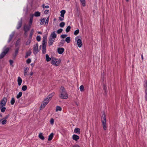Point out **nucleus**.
Wrapping results in <instances>:
<instances>
[{"mask_svg": "<svg viewBox=\"0 0 147 147\" xmlns=\"http://www.w3.org/2000/svg\"><path fill=\"white\" fill-rule=\"evenodd\" d=\"M49 18L48 17L47 18V19H46V20L45 24L46 25H47L48 24V23L49 22Z\"/></svg>", "mask_w": 147, "mask_h": 147, "instance_id": "nucleus-48", "label": "nucleus"}, {"mask_svg": "<svg viewBox=\"0 0 147 147\" xmlns=\"http://www.w3.org/2000/svg\"><path fill=\"white\" fill-rule=\"evenodd\" d=\"M38 34H41L42 33L41 32H38Z\"/></svg>", "mask_w": 147, "mask_h": 147, "instance_id": "nucleus-57", "label": "nucleus"}, {"mask_svg": "<svg viewBox=\"0 0 147 147\" xmlns=\"http://www.w3.org/2000/svg\"><path fill=\"white\" fill-rule=\"evenodd\" d=\"M101 121L103 126L104 130H105L107 129L106 120V116L104 113L102 114L101 117Z\"/></svg>", "mask_w": 147, "mask_h": 147, "instance_id": "nucleus-4", "label": "nucleus"}, {"mask_svg": "<svg viewBox=\"0 0 147 147\" xmlns=\"http://www.w3.org/2000/svg\"><path fill=\"white\" fill-rule=\"evenodd\" d=\"M54 119L53 118H52L50 120V123L51 125H53L54 124Z\"/></svg>", "mask_w": 147, "mask_h": 147, "instance_id": "nucleus-41", "label": "nucleus"}, {"mask_svg": "<svg viewBox=\"0 0 147 147\" xmlns=\"http://www.w3.org/2000/svg\"><path fill=\"white\" fill-rule=\"evenodd\" d=\"M71 29V27L70 26H68L66 29V31L67 32H69Z\"/></svg>", "mask_w": 147, "mask_h": 147, "instance_id": "nucleus-43", "label": "nucleus"}, {"mask_svg": "<svg viewBox=\"0 0 147 147\" xmlns=\"http://www.w3.org/2000/svg\"><path fill=\"white\" fill-rule=\"evenodd\" d=\"M19 47H18L15 50V56H16L18 53Z\"/></svg>", "mask_w": 147, "mask_h": 147, "instance_id": "nucleus-42", "label": "nucleus"}, {"mask_svg": "<svg viewBox=\"0 0 147 147\" xmlns=\"http://www.w3.org/2000/svg\"><path fill=\"white\" fill-rule=\"evenodd\" d=\"M145 98L146 100H147V94H145Z\"/></svg>", "mask_w": 147, "mask_h": 147, "instance_id": "nucleus-56", "label": "nucleus"}, {"mask_svg": "<svg viewBox=\"0 0 147 147\" xmlns=\"http://www.w3.org/2000/svg\"><path fill=\"white\" fill-rule=\"evenodd\" d=\"M46 60L47 62H49L51 60H52L51 58L49 57V55L47 54L46 55Z\"/></svg>", "mask_w": 147, "mask_h": 147, "instance_id": "nucleus-25", "label": "nucleus"}, {"mask_svg": "<svg viewBox=\"0 0 147 147\" xmlns=\"http://www.w3.org/2000/svg\"><path fill=\"white\" fill-rule=\"evenodd\" d=\"M7 122V120L4 119H0V123H1L2 125H5L6 123Z\"/></svg>", "mask_w": 147, "mask_h": 147, "instance_id": "nucleus-21", "label": "nucleus"}, {"mask_svg": "<svg viewBox=\"0 0 147 147\" xmlns=\"http://www.w3.org/2000/svg\"><path fill=\"white\" fill-rule=\"evenodd\" d=\"M79 30L78 29H77L75 30L74 32V35H77L79 33Z\"/></svg>", "mask_w": 147, "mask_h": 147, "instance_id": "nucleus-44", "label": "nucleus"}, {"mask_svg": "<svg viewBox=\"0 0 147 147\" xmlns=\"http://www.w3.org/2000/svg\"><path fill=\"white\" fill-rule=\"evenodd\" d=\"M49 12V10H46L45 11L44 13L45 14L48 13V12Z\"/></svg>", "mask_w": 147, "mask_h": 147, "instance_id": "nucleus-54", "label": "nucleus"}, {"mask_svg": "<svg viewBox=\"0 0 147 147\" xmlns=\"http://www.w3.org/2000/svg\"><path fill=\"white\" fill-rule=\"evenodd\" d=\"M59 96L61 99H66L68 98V94L63 87H61L60 88V94Z\"/></svg>", "mask_w": 147, "mask_h": 147, "instance_id": "nucleus-2", "label": "nucleus"}, {"mask_svg": "<svg viewBox=\"0 0 147 147\" xmlns=\"http://www.w3.org/2000/svg\"><path fill=\"white\" fill-rule=\"evenodd\" d=\"M47 36H45L43 37V40L42 41V45H47Z\"/></svg>", "mask_w": 147, "mask_h": 147, "instance_id": "nucleus-12", "label": "nucleus"}, {"mask_svg": "<svg viewBox=\"0 0 147 147\" xmlns=\"http://www.w3.org/2000/svg\"><path fill=\"white\" fill-rule=\"evenodd\" d=\"M15 33V32H13L10 35L9 37V40L8 41V42H10V41L11 40L12 38L14 36V35Z\"/></svg>", "mask_w": 147, "mask_h": 147, "instance_id": "nucleus-14", "label": "nucleus"}, {"mask_svg": "<svg viewBox=\"0 0 147 147\" xmlns=\"http://www.w3.org/2000/svg\"><path fill=\"white\" fill-rule=\"evenodd\" d=\"M31 52L30 51L27 52L26 54V55L25 56V58H27L28 56H29L31 54Z\"/></svg>", "mask_w": 147, "mask_h": 147, "instance_id": "nucleus-31", "label": "nucleus"}, {"mask_svg": "<svg viewBox=\"0 0 147 147\" xmlns=\"http://www.w3.org/2000/svg\"><path fill=\"white\" fill-rule=\"evenodd\" d=\"M31 65H32V64H31Z\"/></svg>", "mask_w": 147, "mask_h": 147, "instance_id": "nucleus-63", "label": "nucleus"}, {"mask_svg": "<svg viewBox=\"0 0 147 147\" xmlns=\"http://www.w3.org/2000/svg\"><path fill=\"white\" fill-rule=\"evenodd\" d=\"M127 2H128L129 1V0H125Z\"/></svg>", "mask_w": 147, "mask_h": 147, "instance_id": "nucleus-61", "label": "nucleus"}, {"mask_svg": "<svg viewBox=\"0 0 147 147\" xmlns=\"http://www.w3.org/2000/svg\"><path fill=\"white\" fill-rule=\"evenodd\" d=\"M20 40L18 39L17 41L16 44L15 46L16 47H17L20 45Z\"/></svg>", "mask_w": 147, "mask_h": 147, "instance_id": "nucleus-37", "label": "nucleus"}, {"mask_svg": "<svg viewBox=\"0 0 147 147\" xmlns=\"http://www.w3.org/2000/svg\"><path fill=\"white\" fill-rule=\"evenodd\" d=\"M73 139L75 141H77L79 139V137L76 134H74L72 136Z\"/></svg>", "mask_w": 147, "mask_h": 147, "instance_id": "nucleus-15", "label": "nucleus"}, {"mask_svg": "<svg viewBox=\"0 0 147 147\" xmlns=\"http://www.w3.org/2000/svg\"><path fill=\"white\" fill-rule=\"evenodd\" d=\"M22 95V92H20L18 93V94H17L16 96V98L18 99L20 98Z\"/></svg>", "mask_w": 147, "mask_h": 147, "instance_id": "nucleus-35", "label": "nucleus"}, {"mask_svg": "<svg viewBox=\"0 0 147 147\" xmlns=\"http://www.w3.org/2000/svg\"><path fill=\"white\" fill-rule=\"evenodd\" d=\"M65 41L67 43H69L70 42V38L69 37H67Z\"/></svg>", "mask_w": 147, "mask_h": 147, "instance_id": "nucleus-36", "label": "nucleus"}, {"mask_svg": "<svg viewBox=\"0 0 147 147\" xmlns=\"http://www.w3.org/2000/svg\"><path fill=\"white\" fill-rule=\"evenodd\" d=\"M38 137L40 139L42 140H44L45 139L42 133H40L39 134Z\"/></svg>", "mask_w": 147, "mask_h": 147, "instance_id": "nucleus-27", "label": "nucleus"}, {"mask_svg": "<svg viewBox=\"0 0 147 147\" xmlns=\"http://www.w3.org/2000/svg\"><path fill=\"white\" fill-rule=\"evenodd\" d=\"M9 117V115H7L4 118H3V119H5L6 120L7 119H8Z\"/></svg>", "mask_w": 147, "mask_h": 147, "instance_id": "nucleus-52", "label": "nucleus"}, {"mask_svg": "<svg viewBox=\"0 0 147 147\" xmlns=\"http://www.w3.org/2000/svg\"><path fill=\"white\" fill-rule=\"evenodd\" d=\"M31 62V60L30 59H28L26 61V62L27 63L29 64Z\"/></svg>", "mask_w": 147, "mask_h": 147, "instance_id": "nucleus-50", "label": "nucleus"}, {"mask_svg": "<svg viewBox=\"0 0 147 147\" xmlns=\"http://www.w3.org/2000/svg\"><path fill=\"white\" fill-rule=\"evenodd\" d=\"M36 40L38 41H40L41 40V38L39 36H38L36 37Z\"/></svg>", "mask_w": 147, "mask_h": 147, "instance_id": "nucleus-47", "label": "nucleus"}, {"mask_svg": "<svg viewBox=\"0 0 147 147\" xmlns=\"http://www.w3.org/2000/svg\"><path fill=\"white\" fill-rule=\"evenodd\" d=\"M65 43V40H61L59 43V46H62L63 45V44Z\"/></svg>", "mask_w": 147, "mask_h": 147, "instance_id": "nucleus-34", "label": "nucleus"}, {"mask_svg": "<svg viewBox=\"0 0 147 147\" xmlns=\"http://www.w3.org/2000/svg\"><path fill=\"white\" fill-rule=\"evenodd\" d=\"M31 27V26H30L29 25H28V26L25 25L24 26V30L25 32H26L30 30Z\"/></svg>", "mask_w": 147, "mask_h": 147, "instance_id": "nucleus-20", "label": "nucleus"}, {"mask_svg": "<svg viewBox=\"0 0 147 147\" xmlns=\"http://www.w3.org/2000/svg\"><path fill=\"white\" fill-rule=\"evenodd\" d=\"M74 132L78 134H80V129L78 128H76L74 130Z\"/></svg>", "mask_w": 147, "mask_h": 147, "instance_id": "nucleus-24", "label": "nucleus"}, {"mask_svg": "<svg viewBox=\"0 0 147 147\" xmlns=\"http://www.w3.org/2000/svg\"><path fill=\"white\" fill-rule=\"evenodd\" d=\"M58 53L60 54H62L64 51V49L63 48H60L57 49Z\"/></svg>", "mask_w": 147, "mask_h": 147, "instance_id": "nucleus-17", "label": "nucleus"}, {"mask_svg": "<svg viewBox=\"0 0 147 147\" xmlns=\"http://www.w3.org/2000/svg\"><path fill=\"white\" fill-rule=\"evenodd\" d=\"M62 110L61 108L59 106H57L56 107V111L57 112L58 111H61Z\"/></svg>", "mask_w": 147, "mask_h": 147, "instance_id": "nucleus-30", "label": "nucleus"}, {"mask_svg": "<svg viewBox=\"0 0 147 147\" xmlns=\"http://www.w3.org/2000/svg\"><path fill=\"white\" fill-rule=\"evenodd\" d=\"M46 19V18H41L40 19V25H43V24L45 22V21Z\"/></svg>", "mask_w": 147, "mask_h": 147, "instance_id": "nucleus-26", "label": "nucleus"}, {"mask_svg": "<svg viewBox=\"0 0 147 147\" xmlns=\"http://www.w3.org/2000/svg\"><path fill=\"white\" fill-rule=\"evenodd\" d=\"M34 29H32L31 30V32H30V36H29V38H30L32 39V35L33 34V33H34Z\"/></svg>", "mask_w": 147, "mask_h": 147, "instance_id": "nucleus-32", "label": "nucleus"}, {"mask_svg": "<svg viewBox=\"0 0 147 147\" xmlns=\"http://www.w3.org/2000/svg\"><path fill=\"white\" fill-rule=\"evenodd\" d=\"M46 45H42V53L43 54H45L46 53Z\"/></svg>", "mask_w": 147, "mask_h": 147, "instance_id": "nucleus-23", "label": "nucleus"}, {"mask_svg": "<svg viewBox=\"0 0 147 147\" xmlns=\"http://www.w3.org/2000/svg\"><path fill=\"white\" fill-rule=\"evenodd\" d=\"M33 74V73L32 72L31 73H30V76H32Z\"/></svg>", "mask_w": 147, "mask_h": 147, "instance_id": "nucleus-60", "label": "nucleus"}, {"mask_svg": "<svg viewBox=\"0 0 147 147\" xmlns=\"http://www.w3.org/2000/svg\"><path fill=\"white\" fill-rule=\"evenodd\" d=\"M62 31L63 29H62L60 28L57 30V32L58 34H60L62 32Z\"/></svg>", "mask_w": 147, "mask_h": 147, "instance_id": "nucleus-46", "label": "nucleus"}, {"mask_svg": "<svg viewBox=\"0 0 147 147\" xmlns=\"http://www.w3.org/2000/svg\"><path fill=\"white\" fill-rule=\"evenodd\" d=\"M145 94H147V90H145Z\"/></svg>", "mask_w": 147, "mask_h": 147, "instance_id": "nucleus-59", "label": "nucleus"}, {"mask_svg": "<svg viewBox=\"0 0 147 147\" xmlns=\"http://www.w3.org/2000/svg\"><path fill=\"white\" fill-rule=\"evenodd\" d=\"M15 102V99L14 97H12L11 98L10 101V103L11 105H13Z\"/></svg>", "mask_w": 147, "mask_h": 147, "instance_id": "nucleus-33", "label": "nucleus"}, {"mask_svg": "<svg viewBox=\"0 0 147 147\" xmlns=\"http://www.w3.org/2000/svg\"><path fill=\"white\" fill-rule=\"evenodd\" d=\"M82 5L83 6L85 7L86 5V2L85 0H80Z\"/></svg>", "mask_w": 147, "mask_h": 147, "instance_id": "nucleus-28", "label": "nucleus"}, {"mask_svg": "<svg viewBox=\"0 0 147 147\" xmlns=\"http://www.w3.org/2000/svg\"><path fill=\"white\" fill-rule=\"evenodd\" d=\"M54 92H52L50 94H49L47 98L43 101L40 107V109H42L46 106L47 104L49 102V101L51 100V98H52L54 95Z\"/></svg>", "mask_w": 147, "mask_h": 147, "instance_id": "nucleus-1", "label": "nucleus"}, {"mask_svg": "<svg viewBox=\"0 0 147 147\" xmlns=\"http://www.w3.org/2000/svg\"><path fill=\"white\" fill-rule=\"evenodd\" d=\"M22 24V18H21L20 20L18 22L17 26V29H19L21 26Z\"/></svg>", "mask_w": 147, "mask_h": 147, "instance_id": "nucleus-18", "label": "nucleus"}, {"mask_svg": "<svg viewBox=\"0 0 147 147\" xmlns=\"http://www.w3.org/2000/svg\"><path fill=\"white\" fill-rule=\"evenodd\" d=\"M65 24V23L63 22H62L59 24V26L61 27H63Z\"/></svg>", "mask_w": 147, "mask_h": 147, "instance_id": "nucleus-38", "label": "nucleus"}, {"mask_svg": "<svg viewBox=\"0 0 147 147\" xmlns=\"http://www.w3.org/2000/svg\"><path fill=\"white\" fill-rule=\"evenodd\" d=\"M27 87L26 85H24L22 87V90L24 91H25L27 90Z\"/></svg>", "mask_w": 147, "mask_h": 147, "instance_id": "nucleus-40", "label": "nucleus"}, {"mask_svg": "<svg viewBox=\"0 0 147 147\" xmlns=\"http://www.w3.org/2000/svg\"><path fill=\"white\" fill-rule=\"evenodd\" d=\"M31 40H32V39H30V38H29V39H28V40H27V41L26 42V45H29L31 42Z\"/></svg>", "mask_w": 147, "mask_h": 147, "instance_id": "nucleus-39", "label": "nucleus"}, {"mask_svg": "<svg viewBox=\"0 0 147 147\" xmlns=\"http://www.w3.org/2000/svg\"><path fill=\"white\" fill-rule=\"evenodd\" d=\"M50 37L55 39L57 37V35L55 33V31H53L51 33Z\"/></svg>", "mask_w": 147, "mask_h": 147, "instance_id": "nucleus-11", "label": "nucleus"}, {"mask_svg": "<svg viewBox=\"0 0 147 147\" xmlns=\"http://www.w3.org/2000/svg\"><path fill=\"white\" fill-rule=\"evenodd\" d=\"M72 147H80L78 145H75L73 146Z\"/></svg>", "mask_w": 147, "mask_h": 147, "instance_id": "nucleus-55", "label": "nucleus"}, {"mask_svg": "<svg viewBox=\"0 0 147 147\" xmlns=\"http://www.w3.org/2000/svg\"><path fill=\"white\" fill-rule=\"evenodd\" d=\"M55 40V39L54 38L49 37V41L48 42V44L49 46H51L53 45Z\"/></svg>", "mask_w": 147, "mask_h": 147, "instance_id": "nucleus-16", "label": "nucleus"}, {"mask_svg": "<svg viewBox=\"0 0 147 147\" xmlns=\"http://www.w3.org/2000/svg\"><path fill=\"white\" fill-rule=\"evenodd\" d=\"M39 52V50L38 49V46L37 43L34 45L33 47V53L36 55L37 54L38 52Z\"/></svg>", "mask_w": 147, "mask_h": 147, "instance_id": "nucleus-9", "label": "nucleus"}, {"mask_svg": "<svg viewBox=\"0 0 147 147\" xmlns=\"http://www.w3.org/2000/svg\"><path fill=\"white\" fill-rule=\"evenodd\" d=\"M10 64L11 65H12L13 63V61L12 60H10L9 61Z\"/></svg>", "mask_w": 147, "mask_h": 147, "instance_id": "nucleus-53", "label": "nucleus"}, {"mask_svg": "<svg viewBox=\"0 0 147 147\" xmlns=\"http://www.w3.org/2000/svg\"><path fill=\"white\" fill-rule=\"evenodd\" d=\"M7 99L6 97H4L0 101V110L2 112L4 113L6 110L5 107L7 102Z\"/></svg>", "mask_w": 147, "mask_h": 147, "instance_id": "nucleus-3", "label": "nucleus"}, {"mask_svg": "<svg viewBox=\"0 0 147 147\" xmlns=\"http://www.w3.org/2000/svg\"><path fill=\"white\" fill-rule=\"evenodd\" d=\"M66 11L65 10H62L60 11V17H59V20L60 21H63L64 20V14L65 13Z\"/></svg>", "mask_w": 147, "mask_h": 147, "instance_id": "nucleus-8", "label": "nucleus"}, {"mask_svg": "<svg viewBox=\"0 0 147 147\" xmlns=\"http://www.w3.org/2000/svg\"><path fill=\"white\" fill-rule=\"evenodd\" d=\"M65 0L67 1H69V0Z\"/></svg>", "mask_w": 147, "mask_h": 147, "instance_id": "nucleus-62", "label": "nucleus"}, {"mask_svg": "<svg viewBox=\"0 0 147 147\" xmlns=\"http://www.w3.org/2000/svg\"><path fill=\"white\" fill-rule=\"evenodd\" d=\"M54 134L53 133H51L48 136V140L49 141L51 140L53 137Z\"/></svg>", "mask_w": 147, "mask_h": 147, "instance_id": "nucleus-22", "label": "nucleus"}, {"mask_svg": "<svg viewBox=\"0 0 147 147\" xmlns=\"http://www.w3.org/2000/svg\"><path fill=\"white\" fill-rule=\"evenodd\" d=\"M81 37L80 36H77L75 38V41L77 43L78 46L80 48L82 46V41L81 40Z\"/></svg>", "mask_w": 147, "mask_h": 147, "instance_id": "nucleus-6", "label": "nucleus"}, {"mask_svg": "<svg viewBox=\"0 0 147 147\" xmlns=\"http://www.w3.org/2000/svg\"><path fill=\"white\" fill-rule=\"evenodd\" d=\"M29 69L28 67H26L24 69V76H26L27 75V73Z\"/></svg>", "mask_w": 147, "mask_h": 147, "instance_id": "nucleus-29", "label": "nucleus"}, {"mask_svg": "<svg viewBox=\"0 0 147 147\" xmlns=\"http://www.w3.org/2000/svg\"><path fill=\"white\" fill-rule=\"evenodd\" d=\"M30 15H33V17L34 16H35L36 17H39L40 15V13L39 11H36L35 12L34 14H30Z\"/></svg>", "mask_w": 147, "mask_h": 147, "instance_id": "nucleus-13", "label": "nucleus"}, {"mask_svg": "<svg viewBox=\"0 0 147 147\" xmlns=\"http://www.w3.org/2000/svg\"><path fill=\"white\" fill-rule=\"evenodd\" d=\"M54 20H55V19H54Z\"/></svg>", "mask_w": 147, "mask_h": 147, "instance_id": "nucleus-64", "label": "nucleus"}, {"mask_svg": "<svg viewBox=\"0 0 147 147\" xmlns=\"http://www.w3.org/2000/svg\"><path fill=\"white\" fill-rule=\"evenodd\" d=\"M17 81L18 86H20L21 85L22 80L21 78L19 76L18 77Z\"/></svg>", "mask_w": 147, "mask_h": 147, "instance_id": "nucleus-19", "label": "nucleus"}, {"mask_svg": "<svg viewBox=\"0 0 147 147\" xmlns=\"http://www.w3.org/2000/svg\"><path fill=\"white\" fill-rule=\"evenodd\" d=\"M80 91L82 92L84 90V86L83 85H81L80 87Z\"/></svg>", "mask_w": 147, "mask_h": 147, "instance_id": "nucleus-45", "label": "nucleus"}, {"mask_svg": "<svg viewBox=\"0 0 147 147\" xmlns=\"http://www.w3.org/2000/svg\"><path fill=\"white\" fill-rule=\"evenodd\" d=\"M9 50L8 48H4L3 51L0 55V59L4 57L8 52Z\"/></svg>", "mask_w": 147, "mask_h": 147, "instance_id": "nucleus-7", "label": "nucleus"}, {"mask_svg": "<svg viewBox=\"0 0 147 147\" xmlns=\"http://www.w3.org/2000/svg\"><path fill=\"white\" fill-rule=\"evenodd\" d=\"M141 57H142V60H143V55H141Z\"/></svg>", "mask_w": 147, "mask_h": 147, "instance_id": "nucleus-58", "label": "nucleus"}, {"mask_svg": "<svg viewBox=\"0 0 147 147\" xmlns=\"http://www.w3.org/2000/svg\"><path fill=\"white\" fill-rule=\"evenodd\" d=\"M67 36L66 34H62L61 35V37L62 38H65Z\"/></svg>", "mask_w": 147, "mask_h": 147, "instance_id": "nucleus-49", "label": "nucleus"}, {"mask_svg": "<svg viewBox=\"0 0 147 147\" xmlns=\"http://www.w3.org/2000/svg\"><path fill=\"white\" fill-rule=\"evenodd\" d=\"M30 15V18L29 21V26H31V25H32V22H33V15Z\"/></svg>", "mask_w": 147, "mask_h": 147, "instance_id": "nucleus-10", "label": "nucleus"}, {"mask_svg": "<svg viewBox=\"0 0 147 147\" xmlns=\"http://www.w3.org/2000/svg\"><path fill=\"white\" fill-rule=\"evenodd\" d=\"M61 61L60 59L53 58L52 59L51 63L53 65L57 66L59 65Z\"/></svg>", "mask_w": 147, "mask_h": 147, "instance_id": "nucleus-5", "label": "nucleus"}, {"mask_svg": "<svg viewBox=\"0 0 147 147\" xmlns=\"http://www.w3.org/2000/svg\"><path fill=\"white\" fill-rule=\"evenodd\" d=\"M42 7L43 8H45L47 9L49 7V6L48 5L45 6L44 4H43L42 5Z\"/></svg>", "mask_w": 147, "mask_h": 147, "instance_id": "nucleus-51", "label": "nucleus"}]
</instances>
